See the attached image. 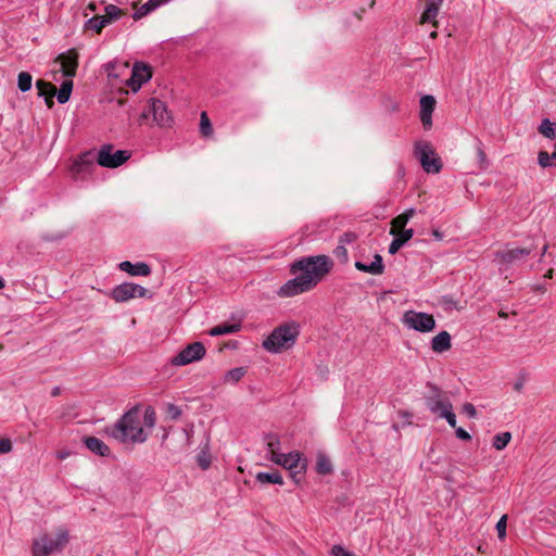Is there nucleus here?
Listing matches in <instances>:
<instances>
[{"label":"nucleus","instance_id":"ea45409f","mask_svg":"<svg viewBox=\"0 0 556 556\" xmlns=\"http://www.w3.org/2000/svg\"><path fill=\"white\" fill-rule=\"evenodd\" d=\"M150 13H152V11H151L150 7L148 5V3L146 2L144 4H142L136 9L132 17L135 21H138V20H141L142 17L149 15Z\"/></svg>","mask_w":556,"mask_h":556},{"label":"nucleus","instance_id":"a211bd4d","mask_svg":"<svg viewBox=\"0 0 556 556\" xmlns=\"http://www.w3.org/2000/svg\"><path fill=\"white\" fill-rule=\"evenodd\" d=\"M206 350H181V352L172 358L174 366H185L204 357Z\"/></svg>","mask_w":556,"mask_h":556},{"label":"nucleus","instance_id":"7c9ffc66","mask_svg":"<svg viewBox=\"0 0 556 556\" xmlns=\"http://www.w3.org/2000/svg\"><path fill=\"white\" fill-rule=\"evenodd\" d=\"M108 25V20L102 15H97L89 18L86 23V27L88 29L94 30L96 33H101V30Z\"/></svg>","mask_w":556,"mask_h":556},{"label":"nucleus","instance_id":"e2e57ef3","mask_svg":"<svg viewBox=\"0 0 556 556\" xmlns=\"http://www.w3.org/2000/svg\"><path fill=\"white\" fill-rule=\"evenodd\" d=\"M547 248H548V245H547V244H545V245L543 247L542 252H541V257H543V256L545 255V253H546V251H547Z\"/></svg>","mask_w":556,"mask_h":556},{"label":"nucleus","instance_id":"c756f323","mask_svg":"<svg viewBox=\"0 0 556 556\" xmlns=\"http://www.w3.org/2000/svg\"><path fill=\"white\" fill-rule=\"evenodd\" d=\"M540 134L548 139H554L556 137V123L551 122L548 118L542 121L539 127Z\"/></svg>","mask_w":556,"mask_h":556},{"label":"nucleus","instance_id":"4be33fe9","mask_svg":"<svg viewBox=\"0 0 556 556\" xmlns=\"http://www.w3.org/2000/svg\"><path fill=\"white\" fill-rule=\"evenodd\" d=\"M84 443L89 451L99 456H108L110 454V447L96 437H85Z\"/></svg>","mask_w":556,"mask_h":556},{"label":"nucleus","instance_id":"0e129e2a","mask_svg":"<svg viewBox=\"0 0 556 556\" xmlns=\"http://www.w3.org/2000/svg\"><path fill=\"white\" fill-rule=\"evenodd\" d=\"M429 37L431 39H434L437 37V30L434 29V30L430 31Z\"/></svg>","mask_w":556,"mask_h":556},{"label":"nucleus","instance_id":"2f4dec72","mask_svg":"<svg viewBox=\"0 0 556 556\" xmlns=\"http://www.w3.org/2000/svg\"><path fill=\"white\" fill-rule=\"evenodd\" d=\"M104 12H105V15H103V17H105V20H108V24H110L114 21H117L124 14V12L118 7H116L114 4L105 5Z\"/></svg>","mask_w":556,"mask_h":556},{"label":"nucleus","instance_id":"37998d69","mask_svg":"<svg viewBox=\"0 0 556 556\" xmlns=\"http://www.w3.org/2000/svg\"><path fill=\"white\" fill-rule=\"evenodd\" d=\"M331 556H356L354 553L345 549L342 545H333L330 551Z\"/></svg>","mask_w":556,"mask_h":556},{"label":"nucleus","instance_id":"7ed1b4c3","mask_svg":"<svg viewBox=\"0 0 556 556\" xmlns=\"http://www.w3.org/2000/svg\"><path fill=\"white\" fill-rule=\"evenodd\" d=\"M70 541V533L65 528L56 530L55 538L47 534L34 540L33 542V556H48L53 552L63 549Z\"/></svg>","mask_w":556,"mask_h":556},{"label":"nucleus","instance_id":"39448f33","mask_svg":"<svg viewBox=\"0 0 556 556\" xmlns=\"http://www.w3.org/2000/svg\"><path fill=\"white\" fill-rule=\"evenodd\" d=\"M413 214L414 208H410L405 214L399 215L393 219L390 233L394 236V239L389 245L390 254H395L413 237L414 230L412 228L405 229L407 220Z\"/></svg>","mask_w":556,"mask_h":556},{"label":"nucleus","instance_id":"0eeeda50","mask_svg":"<svg viewBox=\"0 0 556 556\" xmlns=\"http://www.w3.org/2000/svg\"><path fill=\"white\" fill-rule=\"evenodd\" d=\"M419 164L427 174H439L443 168L442 159L428 142L419 141Z\"/></svg>","mask_w":556,"mask_h":556},{"label":"nucleus","instance_id":"9b49d317","mask_svg":"<svg viewBox=\"0 0 556 556\" xmlns=\"http://www.w3.org/2000/svg\"><path fill=\"white\" fill-rule=\"evenodd\" d=\"M437 106V100L431 94L419 98V122L425 130H431L433 126L432 114Z\"/></svg>","mask_w":556,"mask_h":556},{"label":"nucleus","instance_id":"a19ab883","mask_svg":"<svg viewBox=\"0 0 556 556\" xmlns=\"http://www.w3.org/2000/svg\"><path fill=\"white\" fill-rule=\"evenodd\" d=\"M166 415L172 420H177L181 416V409L175 404H168Z\"/></svg>","mask_w":556,"mask_h":556},{"label":"nucleus","instance_id":"5701e85b","mask_svg":"<svg viewBox=\"0 0 556 556\" xmlns=\"http://www.w3.org/2000/svg\"><path fill=\"white\" fill-rule=\"evenodd\" d=\"M36 87L38 89V96L45 97L47 105L51 108L53 105L52 98L56 93L55 87L51 83L41 79L36 81Z\"/></svg>","mask_w":556,"mask_h":556},{"label":"nucleus","instance_id":"09e8293b","mask_svg":"<svg viewBox=\"0 0 556 556\" xmlns=\"http://www.w3.org/2000/svg\"><path fill=\"white\" fill-rule=\"evenodd\" d=\"M477 156H478V159H479V162H480L482 165L486 163V155H485V153H484V151H483V148H482V143H481V142H479V143L477 144Z\"/></svg>","mask_w":556,"mask_h":556},{"label":"nucleus","instance_id":"4468645a","mask_svg":"<svg viewBox=\"0 0 556 556\" xmlns=\"http://www.w3.org/2000/svg\"><path fill=\"white\" fill-rule=\"evenodd\" d=\"M531 251V249L526 248H514L496 252V257L500 260L502 266L508 267L522 261Z\"/></svg>","mask_w":556,"mask_h":556},{"label":"nucleus","instance_id":"f8f14e48","mask_svg":"<svg viewBox=\"0 0 556 556\" xmlns=\"http://www.w3.org/2000/svg\"><path fill=\"white\" fill-rule=\"evenodd\" d=\"M311 289V280H304L302 277L294 275V278L288 280L278 290L277 294L281 298H291Z\"/></svg>","mask_w":556,"mask_h":556},{"label":"nucleus","instance_id":"58836bf2","mask_svg":"<svg viewBox=\"0 0 556 556\" xmlns=\"http://www.w3.org/2000/svg\"><path fill=\"white\" fill-rule=\"evenodd\" d=\"M155 422H156L155 410L151 406H148L143 414V424L148 428H153L155 426Z\"/></svg>","mask_w":556,"mask_h":556},{"label":"nucleus","instance_id":"bb28decb","mask_svg":"<svg viewBox=\"0 0 556 556\" xmlns=\"http://www.w3.org/2000/svg\"><path fill=\"white\" fill-rule=\"evenodd\" d=\"M73 90V80L67 78L64 80L56 93L58 102L61 104L66 103L70 100L71 93Z\"/></svg>","mask_w":556,"mask_h":556},{"label":"nucleus","instance_id":"393cba45","mask_svg":"<svg viewBox=\"0 0 556 556\" xmlns=\"http://www.w3.org/2000/svg\"><path fill=\"white\" fill-rule=\"evenodd\" d=\"M255 479L261 484L273 483V484H283L282 476L278 470H274L271 472H257Z\"/></svg>","mask_w":556,"mask_h":556},{"label":"nucleus","instance_id":"6e6552de","mask_svg":"<svg viewBox=\"0 0 556 556\" xmlns=\"http://www.w3.org/2000/svg\"><path fill=\"white\" fill-rule=\"evenodd\" d=\"M130 154L128 151L117 150L113 152L111 144H104L100 148L97 154V163L102 167L116 168L124 164Z\"/></svg>","mask_w":556,"mask_h":556},{"label":"nucleus","instance_id":"13d9d810","mask_svg":"<svg viewBox=\"0 0 556 556\" xmlns=\"http://www.w3.org/2000/svg\"><path fill=\"white\" fill-rule=\"evenodd\" d=\"M60 393H61V388L60 387H54L52 389V391H51V395L52 396H58V395H60Z\"/></svg>","mask_w":556,"mask_h":556},{"label":"nucleus","instance_id":"052dcab7","mask_svg":"<svg viewBox=\"0 0 556 556\" xmlns=\"http://www.w3.org/2000/svg\"><path fill=\"white\" fill-rule=\"evenodd\" d=\"M68 456V452H59L58 458L59 459H65Z\"/></svg>","mask_w":556,"mask_h":556},{"label":"nucleus","instance_id":"c03bdc74","mask_svg":"<svg viewBox=\"0 0 556 556\" xmlns=\"http://www.w3.org/2000/svg\"><path fill=\"white\" fill-rule=\"evenodd\" d=\"M439 417L445 418L447 424L452 428H456V415L453 413V407L450 409L443 410V413Z\"/></svg>","mask_w":556,"mask_h":556},{"label":"nucleus","instance_id":"8fccbe9b","mask_svg":"<svg viewBox=\"0 0 556 556\" xmlns=\"http://www.w3.org/2000/svg\"><path fill=\"white\" fill-rule=\"evenodd\" d=\"M456 435L458 439L464 440V441L471 440V435L463 428L456 429Z\"/></svg>","mask_w":556,"mask_h":556},{"label":"nucleus","instance_id":"864d4df0","mask_svg":"<svg viewBox=\"0 0 556 556\" xmlns=\"http://www.w3.org/2000/svg\"><path fill=\"white\" fill-rule=\"evenodd\" d=\"M523 384H525V381L522 378L518 379L515 383H514V390L517 391V392H520L523 388Z\"/></svg>","mask_w":556,"mask_h":556},{"label":"nucleus","instance_id":"473e14b6","mask_svg":"<svg viewBox=\"0 0 556 556\" xmlns=\"http://www.w3.org/2000/svg\"><path fill=\"white\" fill-rule=\"evenodd\" d=\"M435 321L431 315L419 312V332H427L434 328Z\"/></svg>","mask_w":556,"mask_h":556},{"label":"nucleus","instance_id":"79ce46f5","mask_svg":"<svg viewBox=\"0 0 556 556\" xmlns=\"http://www.w3.org/2000/svg\"><path fill=\"white\" fill-rule=\"evenodd\" d=\"M506 526H507V515H503L496 523V530L498 533V538L501 540H503L506 535Z\"/></svg>","mask_w":556,"mask_h":556},{"label":"nucleus","instance_id":"dca6fc26","mask_svg":"<svg viewBox=\"0 0 556 556\" xmlns=\"http://www.w3.org/2000/svg\"><path fill=\"white\" fill-rule=\"evenodd\" d=\"M56 62H60L61 71L64 77L72 78L76 75V70L78 66V54L75 50L61 53L58 56Z\"/></svg>","mask_w":556,"mask_h":556},{"label":"nucleus","instance_id":"f704fd0d","mask_svg":"<svg viewBox=\"0 0 556 556\" xmlns=\"http://www.w3.org/2000/svg\"><path fill=\"white\" fill-rule=\"evenodd\" d=\"M511 440L510 432H502L494 437L493 447L497 451L504 450Z\"/></svg>","mask_w":556,"mask_h":556},{"label":"nucleus","instance_id":"c9c22d12","mask_svg":"<svg viewBox=\"0 0 556 556\" xmlns=\"http://www.w3.org/2000/svg\"><path fill=\"white\" fill-rule=\"evenodd\" d=\"M33 77L28 72H21L17 77V86L22 92L30 90Z\"/></svg>","mask_w":556,"mask_h":556},{"label":"nucleus","instance_id":"3c124183","mask_svg":"<svg viewBox=\"0 0 556 556\" xmlns=\"http://www.w3.org/2000/svg\"><path fill=\"white\" fill-rule=\"evenodd\" d=\"M115 67H116L115 63H109L105 65V71H106L109 77H114V78L118 77V74L115 73Z\"/></svg>","mask_w":556,"mask_h":556},{"label":"nucleus","instance_id":"603ef678","mask_svg":"<svg viewBox=\"0 0 556 556\" xmlns=\"http://www.w3.org/2000/svg\"><path fill=\"white\" fill-rule=\"evenodd\" d=\"M148 5L150 7L151 11H155L157 8H160L161 5H163V3L161 2V0H148L147 1Z\"/></svg>","mask_w":556,"mask_h":556},{"label":"nucleus","instance_id":"1a4fd4ad","mask_svg":"<svg viewBox=\"0 0 556 556\" xmlns=\"http://www.w3.org/2000/svg\"><path fill=\"white\" fill-rule=\"evenodd\" d=\"M148 290L134 282H124L116 286L110 293V296L117 303L127 302L136 298H144Z\"/></svg>","mask_w":556,"mask_h":556},{"label":"nucleus","instance_id":"bf43d9fd","mask_svg":"<svg viewBox=\"0 0 556 556\" xmlns=\"http://www.w3.org/2000/svg\"><path fill=\"white\" fill-rule=\"evenodd\" d=\"M433 236L437 240H442L443 239V235L439 231V230H433Z\"/></svg>","mask_w":556,"mask_h":556},{"label":"nucleus","instance_id":"4d7b16f0","mask_svg":"<svg viewBox=\"0 0 556 556\" xmlns=\"http://www.w3.org/2000/svg\"><path fill=\"white\" fill-rule=\"evenodd\" d=\"M185 348H195V349H199V348H204V344L200 341H194V342H191V343H188Z\"/></svg>","mask_w":556,"mask_h":556},{"label":"nucleus","instance_id":"a878e982","mask_svg":"<svg viewBox=\"0 0 556 556\" xmlns=\"http://www.w3.org/2000/svg\"><path fill=\"white\" fill-rule=\"evenodd\" d=\"M539 165L543 168L556 166V143L552 153L540 151L538 154Z\"/></svg>","mask_w":556,"mask_h":556},{"label":"nucleus","instance_id":"a18cd8bd","mask_svg":"<svg viewBox=\"0 0 556 556\" xmlns=\"http://www.w3.org/2000/svg\"><path fill=\"white\" fill-rule=\"evenodd\" d=\"M198 464L202 469H207L211 465V457L206 452H201L198 455Z\"/></svg>","mask_w":556,"mask_h":556},{"label":"nucleus","instance_id":"6ab92c4d","mask_svg":"<svg viewBox=\"0 0 556 556\" xmlns=\"http://www.w3.org/2000/svg\"><path fill=\"white\" fill-rule=\"evenodd\" d=\"M118 267L131 276H148L151 273L149 265L142 262L132 264L129 261H124L119 263Z\"/></svg>","mask_w":556,"mask_h":556},{"label":"nucleus","instance_id":"aec40b11","mask_svg":"<svg viewBox=\"0 0 556 556\" xmlns=\"http://www.w3.org/2000/svg\"><path fill=\"white\" fill-rule=\"evenodd\" d=\"M355 267L361 271L368 273L371 275H380L383 273L384 268L382 257L379 254H376L374 256V261L370 262L369 264L364 263L362 261L355 262Z\"/></svg>","mask_w":556,"mask_h":556},{"label":"nucleus","instance_id":"c85d7f7f","mask_svg":"<svg viewBox=\"0 0 556 556\" xmlns=\"http://www.w3.org/2000/svg\"><path fill=\"white\" fill-rule=\"evenodd\" d=\"M264 440L266 442L269 457L275 456V454H279L278 450L280 448V440L276 434L267 433L265 434Z\"/></svg>","mask_w":556,"mask_h":556},{"label":"nucleus","instance_id":"4c0bfd02","mask_svg":"<svg viewBox=\"0 0 556 556\" xmlns=\"http://www.w3.org/2000/svg\"><path fill=\"white\" fill-rule=\"evenodd\" d=\"M200 131L205 137L210 136L213 132L212 124L205 112L201 113Z\"/></svg>","mask_w":556,"mask_h":556},{"label":"nucleus","instance_id":"423d86ee","mask_svg":"<svg viewBox=\"0 0 556 556\" xmlns=\"http://www.w3.org/2000/svg\"><path fill=\"white\" fill-rule=\"evenodd\" d=\"M424 395L426 407L438 417L443 410L452 408V403L445 392L435 386L428 383Z\"/></svg>","mask_w":556,"mask_h":556},{"label":"nucleus","instance_id":"680f3d73","mask_svg":"<svg viewBox=\"0 0 556 556\" xmlns=\"http://www.w3.org/2000/svg\"><path fill=\"white\" fill-rule=\"evenodd\" d=\"M553 273H554V271H553V269H549V270L545 274V276H544V277L549 279V278H552V277H553Z\"/></svg>","mask_w":556,"mask_h":556},{"label":"nucleus","instance_id":"f257e3e1","mask_svg":"<svg viewBox=\"0 0 556 556\" xmlns=\"http://www.w3.org/2000/svg\"><path fill=\"white\" fill-rule=\"evenodd\" d=\"M109 433L112 438L123 443H143L148 435L141 426L139 407L136 406L126 412L115 422Z\"/></svg>","mask_w":556,"mask_h":556},{"label":"nucleus","instance_id":"de8ad7c7","mask_svg":"<svg viewBox=\"0 0 556 556\" xmlns=\"http://www.w3.org/2000/svg\"><path fill=\"white\" fill-rule=\"evenodd\" d=\"M463 412L470 418H475L477 416V409L471 403L464 404Z\"/></svg>","mask_w":556,"mask_h":556},{"label":"nucleus","instance_id":"49530a36","mask_svg":"<svg viewBox=\"0 0 556 556\" xmlns=\"http://www.w3.org/2000/svg\"><path fill=\"white\" fill-rule=\"evenodd\" d=\"M12 451V442L8 438H0V454H7Z\"/></svg>","mask_w":556,"mask_h":556},{"label":"nucleus","instance_id":"9d476101","mask_svg":"<svg viewBox=\"0 0 556 556\" xmlns=\"http://www.w3.org/2000/svg\"><path fill=\"white\" fill-rule=\"evenodd\" d=\"M150 114L153 117V122H155L160 127L169 126L172 117L163 101L159 99H151L149 102V110L142 112L141 119H147Z\"/></svg>","mask_w":556,"mask_h":556},{"label":"nucleus","instance_id":"72a5a7b5","mask_svg":"<svg viewBox=\"0 0 556 556\" xmlns=\"http://www.w3.org/2000/svg\"><path fill=\"white\" fill-rule=\"evenodd\" d=\"M431 348H451V336L447 331H441L432 339Z\"/></svg>","mask_w":556,"mask_h":556},{"label":"nucleus","instance_id":"b1692460","mask_svg":"<svg viewBox=\"0 0 556 556\" xmlns=\"http://www.w3.org/2000/svg\"><path fill=\"white\" fill-rule=\"evenodd\" d=\"M247 374L245 367H236L228 371H226L222 378V382L224 384H236L238 383Z\"/></svg>","mask_w":556,"mask_h":556},{"label":"nucleus","instance_id":"e433bc0d","mask_svg":"<svg viewBox=\"0 0 556 556\" xmlns=\"http://www.w3.org/2000/svg\"><path fill=\"white\" fill-rule=\"evenodd\" d=\"M402 320L407 328L417 330V312L407 311Z\"/></svg>","mask_w":556,"mask_h":556},{"label":"nucleus","instance_id":"412c9836","mask_svg":"<svg viewBox=\"0 0 556 556\" xmlns=\"http://www.w3.org/2000/svg\"><path fill=\"white\" fill-rule=\"evenodd\" d=\"M241 327L240 320L226 321L211 328L208 334L212 337L229 334L239 331Z\"/></svg>","mask_w":556,"mask_h":556},{"label":"nucleus","instance_id":"f3484780","mask_svg":"<svg viewBox=\"0 0 556 556\" xmlns=\"http://www.w3.org/2000/svg\"><path fill=\"white\" fill-rule=\"evenodd\" d=\"M443 0H426V8L419 17V25L430 23L433 27H437V16L441 9Z\"/></svg>","mask_w":556,"mask_h":556},{"label":"nucleus","instance_id":"f03ea898","mask_svg":"<svg viewBox=\"0 0 556 556\" xmlns=\"http://www.w3.org/2000/svg\"><path fill=\"white\" fill-rule=\"evenodd\" d=\"M332 261L327 255H315L301 258L291 265L292 275H298L304 280H311V289H313L323 277L330 271Z\"/></svg>","mask_w":556,"mask_h":556},{"label":"nucleus","instance_id":"6e6d98bb","mask_svg":"<svg viewBox=\"0 0 556 556\" xmlns=\"http://www.w3.org/2000/svg\"><path fill=\"white\" fill-rule=\"evenodd\" d=\"M334 253L340 256V255H343V256H346V249L343 247V245H339L337 247Z\"/></svg>","mask_w":556,"mask_h":556},{"label":"nucleus","instance_id":"69168bd1","mask_svg":"<svg viewBox=\"0 0 556 556\" xmlns=\"http://www.w3.org/2000/svg\"><path fill=\"white\" fill-rule=\"evenodd\" d=\"M535 290H538V291H544V290H545V287H544L543 285H541V286H538V287L535 288Z\"/></svg>","mask_w":556,"mask_h":556},{"label":"nucleus","instance_id":"5fc2aeb1","mask_svg":"<svg viewBox=\"0 0 556 556\" xmlns=\"http://www.w3.org/2000/svg\"><path fill=\"white\" fill-rule=\"evenodd\" d=\"M93 161V156L91 152H88L81 156V162L91 163Z\"/></svg>","mask_w":556,"mask_h":556},{"label":"nucleus","instance_id":"774afa93","mask_svg":"<svg viewBox=\"0 0 556 556\" xmlns=\"http://www.w3.org/2000/svg\"><path fill=\"white\" fill-rule=\"evenodd\" d=\"M224 348H231L230 342L226 343Z\"/></svg>","mask_w":556,"mask_h":556},{"label":"nucleus","instance_id":"cd10ccee","mask_svg":"<svg viewBox=\"0 0 556 556\" xmlns=\"http://www.w3.org/2000/svg\"><path fill=\"white\" fill-rule=\"evenodd\" d=\"M333 467L329 457L325 454H318L316 462V471L320 475H328L332 472Z\"/></svg>","mask_w":556,"mask_h":556},{"label":"nucleus","instance_id":"ddd939ff","mask_svg":"<svg viewBox=\"0 0 556 556\" xmlns=\"http://www.w3.org/2000/svg\"><path fill=\"white\" fill-rule=\"evenodd\" d=\"M269 459L283 468L296 470L295 472H301L305 469V463H302L301 456L298 452L275 454V456H270Z\"/></svg>","mask_w":556,"mask_h":556},{"label":"nucleus","instance_id":"2eb2a0df","mask_svg":"<svg viewBox=\"0 0 556 556\" xmlns=\"http://www.w3.org/2000/svg\"><path fill=\"white\" fill-rule=\"evenodd\" d=\"M151 78L150 68L140 63H136L131 71L130 77L126 80L127 86L131 88L134 92L138 91L143 83Z\"/></svg>","mask_w":556,"mask_h":556},{"label":"nucleus","instance_id":"338daca9","mask_svg":"<svg viewBox=\"0 0 556 556\" xmlns=\"http://www.w3.org/2000/svg\"><path fill=\"white\" fill-rule=\"evenodd\" d=\"M4 288V280L0 277V289Z\"/></svg>","mask_w":556,"mask_h":556},{"label":"nucleus","instance_id":"20e7f679","mask_svg":"<svg viewBox=\"0 0 556 556\" xmlns=\"http://www.w3.org/2000/svg\"><path fill=\"white\" fill-rule=\"evenodd\" d=\"M299 333L300 327L298 324H285L273 330L270 336L264 340L262 348H283L285 345L290 348L294 345Z\"/></svg>","mask_w":556,"mask_h":556}]
</instances>
